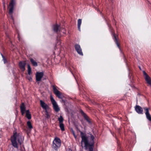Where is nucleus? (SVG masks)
I'll list each match as a JSON object with an SVG mask.
<instances>
[{
    "mask_svg": "<svg viewBox=\"0 0 151 151\" xmlns=\"http://www.w3.org/2000/svg\"><path fill=\"white\" fill-rule=\"evenodd\" d=\"M81 136L82 139L81 142V145L82 147L83 145L86 150H89V151H93L94 139V137L91 134L86 136L85 133L82 132H80Z\"/></svg>",
    "mask_w": 151,
    "mask_h": 151,
    "instance_id": "1",
    "label": "nucleus"
},
{
    "mask_svg": "<svg viewBox=\"0 0 151 151\" xmlns=\"http://www.w3.org/2000/svg\"><path fill=\"white\" fill-rule=\"evenodd\" d=\"M23 141L22 137L18 134L16 131L13 132V135L11 137V141L12 145L15 148L18 149V142L21 145Z\"/></svg>",
    "mask_w": 151,
    "mask_h": 151,
    "instance_id": "2",
    "label": "nucleus"
},
{
    "mask_svg": "<svg viewBox=\"0 0 151 151\" xmlns=\"http://www.w3.org/2000/svg\"><path fill=\"white\" fill-rule=\"evenodd\" d=\"M61 145V140L57 137L55 138L53 142V147L55 150L59 147Z\"/></svg>",
    "mask_w": 151,
    "mask_h": 151,
    "instance_id": "3",
    "label": "nucleus"
},
{
    "mask_svg": "<svg viewBox=\"0 0 151 151\" xmlns=\"http://www.w3.org/2000/svg\"><path fill=\"white\" fill-rule=\"evenodd\" d=\"M52 88L54 93L59 98L62 99L64 97L62 93L58 91L54 86H52Z\"/></svg>",
    "mask_w": 151,
    "mask_h": 151,
    "instance_id": "4",
    "label": "nucleus"
},
{
    "mask_svg": "<svg viewBox=\"0 0 151 151\" xmlns=\"http://www.w3.org/2000/svg\"><path fill=\"white\" fill-rule=\"evenodd\" d=\"M50 100L53 105V108L55 111L57 112H58L59 111L60 109L58 105L57 104L56 102L52 96H50Z\"/></svg>",
    "mask_w": 151,
    "mask_h": 151,
    "instance_id": "5",
    "label": "nucleus"
},
{
    "mask_svg": "<svg viewBox=\"0 0 151 151\" xmlns=\"http://www.w3.org/2000/svg\"><path fill=\"white\" fill-rule=\"evenodd\" d=\"M143 73L144 76L147 83L149 85L151 86V78L145 71H143Z\"/></svg>",
    "mask_w": 151,
    "mask_h": 151,
    "instance_id": "6",
    "label": "nucleus"
},
{
    "mask_svg": "<svg viewBox=\"0 0 151 151\" xmlns=\"http://www.w3.org/2000/svg\"><path fill=\"white\" fill-rule=\"evenodd\" d=\"M15 4V2L14 0H11L9 5V6L10 7V8L9 10V13L10 15L12 14L13 12L14 5Z\"/></svg>",
    "mask_w": 151,
    "mask_h": 151,
    "instance_id": "7",
    "label": "nucleus"
},
{
    "mask_svg": "<svg viewBox=\"0 0 151 151\" xmlns=\"http://www.w3.org/2000/svg\"><path fill=\"white\" fill-rule=\"evenodd\" d=\"M43 76V73L42 72L36 73V80L37 81H40Z\"/></svg>",
    "mask_w": 151,
    "mask_h": 151,
    "instance_id": "8",
    "label": "nucleus"
},
{
    "mask_svg": "<svg viewBox=\"0 0 151 151\" xmlns=\"http://www.w3.org/2000/svg\"><path fill=\"white\" fill-rule=\"evenodd\" d=\"M145 112V114L147 118L149 121H151V116L150 114L149 111V109L148 108H144Z\"/></svg>",
    "mask_w": 151,
    "mask_h": 151,
    "instance_id": "9",
    "label": "nucleus"
},
{
    "mask_svg": "<svg viewBox=\"0 0 151 151\" xmlns=\"http://www.w3.org/2000/svg\"><path fill=\"white\" fill-rule=\"evenodd\" d=\"M75 49L78 54L81 55H83V53L82 51L80 46L78 45H76L75 46Z\"/></svg>",
    "mask_w": 151,
    "mask_h": 151,
    "instance_id": "10",
    "label": "nucleus"
},
{
    "mask_svg": "<svg viewBox=\"0 0 151 151\" xmlns=\"http://www.w3.org/2000/svg\"><path fill=\"white\" fill-rule=\"evenodd\" d=\"M135 110L136 112L139 114H142L143 113V109L140 106L136 105L135 107Z\"/></svg>",
    "mask_w": 151,
    "mask_h": 151,
    "instance_id": "11",
    "label": "nucleus"
},
{
    "mask_svg": "<svg viewBox=\"0 0 151 151\" xmlns=\"http://www.w3.org/2000/svg\"><path fill=\"white\" fill-rule=\"evenodd\" d=\"M19 68L22 71H24L25 70V66L26 63L24 61L20 62L19 63Z\"/></svg>",
    "mask_w": 151,
    "mask_h": 151,
    "instance_id": "12",
    "label": "nucleus"
},
{
    "mask_svg": "<svg viewBox=\"0 0 151 151\" xmlns=\"http://www.w3.org/2000/svg\"><path fill=\"white\" fill-rule=\"evenodd\" d=\"M40 104L41 107L44 109H46L47 107V105L43 101L40 100Z\"/></svg>",
    "mask_w": 151,
    "mask_h": 151,
    "instance_id": "13",
    "label": "nucleus"
},
{
    "mask_svg": "<svg viewBox=\"0 0 151 151\" xmlns=\"http://www.w3.org/2000/svg\"><path fill=\"white\" fill-rule=\"evenodd\" d=\"M59 26L57 24H55L53 26V30L56 32H57L59 29Z\"/></svg>",
    "mask_w": 151,
    "mask_h": 151,
    "instance_id": "14",
    "label": "nucleus"
},
{
    "mask_svg": "<svg viewBox=\"0 0 151 151\" xmlns=\"http://www.w3.org/2000/svg\"><path fill=\"white\" fill-rule=\"evenodd\" d=\"M26 116L29 119L31 118V115L29 110L26 111Z\"/></svg>",
    "mask_w": 151,
    "mask_h": 151,
    "instance_id": "15",
    "label": "nucleus"
},
{
    "mask_svg": "<svg viewBox=\"0 0 151 151\" xmlns=\"http://www.w3.org/2000/svg\"><path fill=\"white\" fill-rule=\"evenodd\" d=\"M82 22V20L81 19H79L78 21V29L80 31V27L81 25V24Z\"/></svg>",
    "mask_w": 151,
    "mask_h": 151,
    "instance_id": "16",
    "label": "nucleus"
},
{
    "mask_svg": "<svg viewBox=\"0 0 151 151\" xmlns=\"http://www.w3.org/2000/svg\"><path fill=\"white\" fill-rule=\"evenodd\" d=\"M113 39L114 40V41L116 42V45H117V46L119 47V43L118 42V40L116 36L114 34L113 35Z\"/></svg>",
    "mask_w": 151,
    "mask_h": 151,
    "instance_id": "17",
    "label": "nucleus"
},
{
    "mask_svg": "<svg viewBox=\"0 0 151 151\" xmlns=\"http://www.w3.org/2000/svg\"><path fill=\"white\" fill-rule=\"evenodd\" d=\"M30 60L32 65L35 66H37V63L33 59L30 58Z\"/></svg>",
    "mask_w": 151,
    "mask_h": 151,
    "instance_id": "18",
    "label": "nucleus"
},
{
    "mask_svg": "<svg viewBox=\"0 0 151 151\" xmlns=\"http://www.w3.org/2000/svg\"><path fill=\"white\" fill-rule=\"evenodd\" d=\"M20 109L21 111H25L26 107L23 103L20 106Z\"/></svg>",
    "mask_w": 151,
    "mask_h": 151,
    "instance_id": "19",
    "label": "nucleus"
},
{
    "mask_svg": "<svg viewBox=\"0 0 151 151\" xmlns=\"http://www.w3.org/2000/svg\"><path fill=\"white\" fill-rule=\"evenodd\" d=\"M81 113L83 114L84 118L88 122L90 119L82 111Z\"/></svg>",
    "mask_w": 151,
    "mask_h": 151,
    "instance_id": "20",
    "label": "nucleus"
},
{
    "mask_svg": "<svg viewBox=\"0 0 151 151\" xmlns=\"http://www.w3.org/2000/svg\"><path fill=\"white\" fill-rule=\"evenodd\" d=\"M58 120L59 121V124L63 123V119L61 116H60V117L58 118Z\"/></svg>",
    "mask_w": 151,
    "mask_h": 151,
    "instance_id": "21",
    "label": "nucleus"
},
{
    "mask_svg": "<svg viewBox=\"0 0 151 151\" xmlns=\"http://www.w3.org/2000/svg\"><path fill=\"white\" fill-rule=\"evenodd\" d=\"M60 127L62 131H63L65 130L64 125L63 123H60Z\"/></svg>",
    "mask_w": 151,
    "mask_h": 151,
    "instance_id": "22",
    "label": "nucleus"
},
{
    "mask_svg": "<svg viewBox=\"0 0 151 151\" xmlns=\"http://www.w3.org/2000/svg\"><path fill=\"white\" fill-rule=\"evenodd\" d=\"M28 74L30 75L31 73V69L30 67V65L29 64H28Z\"/></svg>",
    "mask_w": 151,
    "mask_h": 151,
    "instance_id": "23",
    "label": "nucleus"
},
{
    "mask_svg": "<svg viewBox=\"0 0 151 151\" xmlns=\"http://www.w3.org/2000/svg\"><path fill=\"white\" fill-rule=\"evenodd\" d=\"M27 125L29 128L32 129V124L29 121L27 122Z\"/></svg>",
    "mask_w": 151,
    "mask_h": 151,
    "instance_id": "24",
    "label": "nucleus"
},
{
    "mask_svg": "<svg viewBox=\"0 0 151 151\" xmlns=\"http://www.w3.org/2000/svg\"><path fill=\"white\" fill-rule=\"evenodd\" d=\"M72 133L73 134V136H74L75 138H76V137H77L75 135V132H74L73 130H72Z\"/></svg>",
    "mask_w": 151,
    "mask_h": 151,
    "instance_id": "25",
    "label": "nucleus"
},
{
    "mask_svg": "<svg viewBox=\"0 0 151 151\" xmlns=\"http://www.w3.org/2000/svg\"><path fill=\"white\" fill-rule=\"evenodd\" d=\"M3 57H4L3 56ZM3 60L4 63H5L6 62V59L4 58H3Z\"/></svg>",
    "mask_w": 151,
    "mask_h": 151,
    "instance_id": "26",
    "label": "nucleus"
},
{
    "mask_svg": "<svg viewBox=\"0 0 151 151\" xmlns=\"http://www.w3.org/2000/svg\"><path fill=\"white\" fill-rule=\"evenodd\" d=\"M25 111H21V113H22V115H23L25 113Z\"/></svg>",
    "mask_w": 151,
    "mask_h": 151,
    "instance_id": "27",
    "label": "nucleus"
},
{
    "mask_svg": "<svg viewBox=\"0 0 151 151\" xmlns=\"http://www.w3.org/2000/svg\"><path fill=\"white\" fill-rule=\"evenodd\" d=\"M88 123L89 124H91V121L90 120V119L88 120Z\"/></svg>",
    "mask_w": 151,
    "mask_h": 151,
    "instance_id": "28",
    "label": "nucleus"
},
{
    "mask_svg": "<svg viewBox=\"0 0 151 151\" xmlns=\"http://www.w3.org/2000/svg\"><path fill=\"white\" fill-rule=\"evenodd\" d=\"M60 43H61V42L60 41H59V42H58V43H57L58 44V45H60Z\"/></svg>",
    "mask_w": 151,
    "mask_h": 151,
    "instance_id": "29",
    "label": "nucleus"
},
{
    "mask_svg": "<svg viewBox=\"0 0 151 151\" xmlns=\"http://www.w3.org/2000/svg\"><path fill=\"white\" fill-rule=\"evenodd\" d=\"M67 151H72V150L70 149H69Z\"/></svg>",
    "mask_w": 151,
    "mask_h": 151,
    "instance_id": "30",
    "label": "nucleus"
},
{
    "mask_svg": "<svg viewBox=\"0 0 151 151\" xmlns=\"http://www.w3.org/2000/svg\"><path fill=\"white\" fill-rule=\"evenodd\" d=\"M3 5H4V8H5V6L4 4Z\"/></svg>",
    "mask_w": 151,
    "mask_h": 151,
    "instance_id": "31",
    "label": "nucleus"
},
{
    "mask_svg": "<svg viewBox=\"0 0 151 151\" xmlns=\"http://www.w3.org/2000/svg\"><path fill=\"white\" fill-rule=\"evenodd\" d=\"M29 80L30 81H31V80H32V79L31 78H29Z\"/></svg>",
    "mask_w": 151,
    "mask_h": 151,
    "instance_id": "32",
    "label": "nucleus"
},
{
    "mask_svg": "<svg viewBox=\"0 0 151 151\" xmlns=\"http://www.w3.org/2000/svg\"><path fill=\"white\" fill-rule=\"evenodd\" d=\"M139 68L141 70V68L140 67H139Z\"/></svg>",
    "mask_w": 151,
    "mask_h": 151,
    "instance_id": "33",
    "label": "nucleus"
},
{
    "mask_svg": "<svg viewBox=\"0 0 151 151\" xmlns=\"http://www.w3.org/2000/svg\"><path fill=\"white\" fill-rule=\"evenodd\" d=\"M62 101L64 102V101L63 100H62Z\"/></svg>",
    "mask_w": 151,
    "mask_h": 151,
    "instance_id": "34",
    "label": "nucleus"
},
{
    "mask_svg": "<svg viewBox=\"0 0 151 151\" xmlns=\"http://www.w3.org/2000/svg\"><path fill=\"white\" fill-rule=\"evenodd\" d=\"M18 38H19V37H18Z\"/></svg>",
    "mask_w": 151,
    "mask_h": 151,
    "instance_id": "35",
    "label": "nucleus"
}]
</instances>
